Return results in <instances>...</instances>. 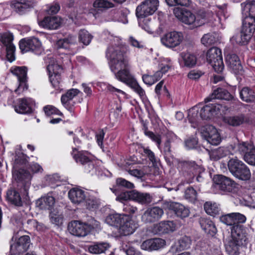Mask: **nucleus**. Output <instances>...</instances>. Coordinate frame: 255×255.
Listing matches in <instances>:
<instances>
[{
	"instance_id": "f257e3e1",
	"label": "nucleus",
	"mask_w": 255,
	"mask_h": 255,
	"mask_svg": "<svg viewBox=\"0 0 255 255\" xmlns=\"http://www.w3.org/2000/svg\"><path fill=\"white\" fill-rule=\"evenodd\" d=\"M127 51V47L122 45L111 44L108 46L106 54L110 60V69L116 79L129 86L140 98H144V90L130 73L129 59L126 55Z\"/></svg>"
},
{
	"instance_id": "f03ea898",
	"label": "nucleus",
	"mask_w": 255,
	"mask_h": 255,
	"mask_svg": "<svg viewBox=\"0 0 255 255\" xmlns=\"http://www.w3.org/2000/svg\"><path fill=\"white\" fill-rule=\"evenodd\" d=\"M248 239L245 227L239 225L232 227L231 235L224 242L226 252L229 255H239L241 248L246 244Z\"/></svg>"
},
{
	"instance_id": "7ed1b4c3",
	"label": "nucleus",
	"mask_w": 255,
	"mask_h": 255,
	"mask_svg": "<svg viewBox=\"0 0 255 255\" xmlns=\"http://www.w3.org/2000/svg\"><path fill=\"white\" fill-rule=\"evenodd\" d=\"M144 134L156 143L159 148L161 149V152L165 157H173V152L176 147V136L174 134H168L162 147H160L161 138L159 135L155 134L153 132L148 130L147 128L144 127Z\"/></svg>"
},
{
	"instance_id": "20e7f679",
	"label": "nucleus",
	"mask_w": 255,
	"mask_h": 255,
	"mask_svg": "<svg viewBox=\"0 0 255 255\" xmlns=\"http://www.w3.org/2000/svg\"><path fill=\"white\" fill-rule=\"evenodd\" d=\"M228 167L231 174L236 178L247 181L251 177L249 168L242 161L237 158H232L228 162Z\"/></svg>"
},
{
	"instance_id": "39448f33",
	"label": "nucleus",
	"mask_w": 255,
	"mask_h": 255,
	"mask_svg": "<svg viewBox=\"0 0 255 255\" xmlns=\"http://www.w3.org/2000/svg\"><path fill=\"white\" fill-rule=\"evenodd\" d=\"M249 19L243 20L241 31L232 36L230 40L233 44L246 45L248 43L255 31L254 25H250Z\"/></svg>"
},
{
	"instance_id": "423d86ee",
	"label": "nucleus",
	"mask_w": 255,
	"mask_h": 255,
	"mask_svg": "<svg viewBox=\"0 0 255 255\" xmlns=\"http://www.w3.org/2000/svg\"><path fill=\"white\" fill-rule=\"evenodd\" d=\"M174 13L180 20L185 24L190 25L192 29L204 24V22H200L198 16L196 17L190 11L186 8H174Z\"/></svg>"
},
{
	"instance_id": "0eeeda50",
	"label": "nucleus",
	"mask_w": 255,
	"mask_h": 255,
	"mask_svg": "<svg viewBox=\"0 0 255 255\" xmlns=\"http://www.w3.org/2000/svg\"><path fill=\"white\" fill-rule=\"evenodd\" d=\"M207 60L218 73H221L224 69L221 50L217 47L211 48L207 53Z\"/></svg>"
},
{
	"instance_id": "6e6552de",
	"label": "nucleus",
	"mask_w": 255,
	"mask_h": 255,
	"mask_svg": "<svg viewBox=\"0 0 255 255\" xmlns=\"http://www.w3.org/2000/svg\"><path fill=\"white\" fill-rule=\"evenodd\" d=\"M158 0H145L136 8V15L138 18H143L153 14L157 9Z\"/></svg>"
},
{
	"instance_id": "1a4fd4ad",
	"label": "nucleus",
	"mask_w": 255,
	"mask_h": 255,
	"mask_svg": "<svg viewBox=\"0 0 255 255\" xmlns=\"http://www.w3.org/2000/svg\"><path fill=\"white\" fill-rule=\"evenodd\" d=\"M19 45L22 52L31 51L38 55L43 51L41 42L35 37L21 39Z\"/></svg>"
},
{
	"instance_id": "9d476101",
	"label": "nucleus",
	"mask_w": 255,
	"mask_h": 255,
	"mask_svg": "<svg viewBox=\"0 0 255 255\" xmlns=\"http://www.w3.org/2000/svg\"><path fill=\"white\" fill-rule=\"evenodd\" d=\"M201 136L212 145H216L221 142V138L217 129L212 125H206L200 128Z\"/></svg>"
},
{
	"instance_id": "9b49d317",
	"label": "nucleus",
	"mask_w": 255,
	"mask_h": 255,
	"mask_svg": "<svg viewBox=\"0 0 255 255\" xmlns=\"http://www.w3.org/2000/svg\"><path fill=\"white\" fill-rule=\"evenodd\" d=\"M178 168L189 174L190 177H193L197 174H202L204 171V168L201 165L193 161H179Z\"/></svg>"
},
{
	"instance_id": "f8f14e48",
	"label": "nucleus",
	"mask_w": 255,
	"mask_h": 255,
	"mask_svg": "<svg viewBox=\"0 0 255 255\" xmlns=\"http://www.w3.org/2000/svg\"><path fill=\"white\" fill-rule=\"evenodd\" d=\"M183 40V34L175 31L166 33L161 38V43L169 48H174L178 46Z\"/></svg>"
},
{
	"instance_id": "ddd939ff",
	"label": "nucleus",
	"mask_w": 255,
	"mask_h": 255,
	"mask_svg": "<svg viewBox=\"0 0 255 255\" xmlns=\"http://www.w3.org/2000/svg\"><path fill=\"white\" fill-rule=\"evenodd\" d=\"M164 214L162 208L154 206L148 208L141 216V220L144 223L155 222L160 219Z\"/></svg>"
},
{
	"instance_id": "4468645a",
	"label": "nucleus",
	"mask_w": 255,
	"mask_h": 255,
	"mask_svg": "<svg viewBox=\"0 0 255 255\" xmlns=\"http://www.w3.org/2000/svg\"><path fill=\"white\" fill-rule=\"evenodd\" d=\"M163 205L165 209L173 211L177 217L181 219L188 217L190 214L189 209L179 203L165 201Z\"/></svg>"
},
{
	"instance_id": "2eb2a0df",
	"label": "nucleus",
	"mask_w": 255,
	"mask_h": 255,
	"mask_svg": "<svg viewBox=\"0 0 255 255\" xmlns=\"http://www.w3.org/2000/svg\"><path fill=\"white\" fill-rule=\"evenodd\" d=\"M11 72L18 78L19 82L18 88L15 90L16 93L22 92L25 89H27V86L26 84L27 78V68L25 66L14 67L10 69Z\"/></svg>"
},
{
	"instance_id": "dca6fc26",
	"label": "nucleus",
	"mask_w": 255,
	"mask_h": 255,
	"mask_svg": "<svg viewBox=\"0 0 255 255\" xmlns=\"http://www.w3.org/2000/svg\"><path fill=\"white\" fill-rule=\"evenodd\" d=\"M176 225L172 221H163L154 224L152 228V232L159 235L169 234L174 232Z\"/></svg>"
},
{
	"instance_id": "f3484780",
	"label": "nucleus",
	"mask_w": 255,
	"mask_h": 255,
	"mask_svg": "<svg viewBox=\"0 0 255 255\" xmlns=\"http://www.w3.org/2000/svg\"><path fill=\"white\" fill-rule=\"evenodd\" d=\"M68 229L72 235L79 237L86 236L90 230L87 224L78 221L70 222L68 225Z\"/></svg>"
},
{
	"instance_id": "a211bd4d",
	"label": "nucleus",
	"mask_w": 255,
	"mask_h": 255,
	"mask_svg": "<svg viewBox=\"0 0 255 255\" xmlns=\"http://www.w3.org/2000/svg\"><path fill=\"white\" fill-rule=\"evenodd\" d=\"M213 182L217 188L224 191L231 192L235 187V182L234 180L223 175H214Z\"/></svg>"
},
{
	"instance_id": "6ab92c4d",
	"label": "nucleus",
	"mask_w": 255,
	"mask_h": 255,
	"mask_svg": "<svg viewBox=\"0 0 255 255\" xmlns=\"http://www.w3.org/2000/svg\"><path fill=\"white\" fill-rule=\"evenodd\" d=\"M77 150L76 148H73L72 154L73 158L77 163L87 166V170L90 171L91 169H93L94 167L93 162L90 157V153L87 151L83 150L78 151L77 153H74V151Z\"/></svg>"
},
{
	"instance_id": "aec40b11",
	"label": "nucleus",
	"mask_w": 255,
	"mask_h": 255,
	"mask_svg": "<svg viewBox=\"0 0 255 255\" xmlns=\"http://www.w3.org/2000/svg\"><path fill=\"white\" fill-rule=\"evenodd\" d=\"M32 174L29 171L23 169H16L14 168L12 170V178L18 183H21L26 190L30 184Z\"/></svg>"
},
{
	"instance_id": "412c9836",
	"label": "nucleus",
	"mask_w": 255,
	"mask_h": 255,
	"mask_svg": "<svg viewBox=\"0 0 255 255\" xmlns=\"http://www.w3.org/2000/svg\"><path fill=\"white\" fill-rule=\"evenodd\" d=\"M30 245V238L28 236L20 237L16 242L10 246V252L13 254H20L26 251Z\"/></svg>"
},
{
	"instance_id": "4be33fe9",
	"label": "nucleus",
	"mask_w": 255,
	"mask_h": 255,
	"mask_svg": "<svg viewBox=\"0 0 255 255\" xmlns=\"http://www.w3.org/2000/svg\"><path fill=\"white\" fill-rule=\"evenodd\" d=\"M226 63L228 67L235 74L242 75L243 67L238 56L235 54H229L226 56Z\"/></svg>"
},
{
	"instance_id": "5701e85b",
	"label": "nucleus",
	"mask_w": 255,
	"mask_h": 255,
	"mask_svg": "<svg viewBox=\"0 0 255 255\" xmlns=\"http://www.w3.org/2000/svg\"><path fill=\"white\" fill-rule=\"evenodd\" d=\"M242 10L246 15L244 20L249 19L250 25H254L255 28V0H248L242 3Z\"/></svg>"
},
{
	"instance_id": "b1692460",
	"label": "nucleus",
	"mask_w": 255,
	"mask_h": 255,
	"mask_svg": "<svg viewBox=\"0 0 255 255\" xmlns=\"http://www.w3.org/2000/svg\"><path fill=\"white\" fill-rule=\"evenodd\" d=\"M137 228V225L128 216H126L119 227V232L122 235L128 236L132 234Z\"/></svg>"
},
{
	"instance_id": "393cba45",
	"label": "nucleus",
	"mask_w": 255,
	"mask_h": 255,
	"mask_svg": "<svg viewBox=\"0 0 255 255\" xmlns=\"http://www.w3.org/2000/svg\"><path fill=\"white\" fill-rule=\"evenodd\" d=\"M165 243V240L161 238L150 239L144 241L141 248L144 250H158L163 248Z\"/></svg>"
},
{
	"instance_id": "a878e982",
	"label": "nucleus",
	"mask_w": 255,
	"mask_h": 255,
	"mask_svg": "<svg viewBox=\"0 0 255 255\" xmlns=\"http://www.w3.org/2000/svg\"><path fill=\"white\" fill-rule=\"evenodd\" d=\"M220 105L210 104L203 107L200 112V117L203 120H208L217 115L220 110Z\"/></svg>"
},
{
	"instance_id": "bb28decb",
	"label": "nucleus",
	"mask_w": 255,
	"mask_h": 255,
	"mask_svg": "<svg viewBox=\"0 0 255 255\" xmlns=\"http://www.w3.org/2000/svg\"><path fill=\"white\" fill-rule=\"evenodd\" d=\"M131 200L141 205L150 204L152 200V197L148 193H142L136 190H132Z\"/></svg>"
},
{
	"instance_id": "cd10ccee",
	"label": "nucleus",
	"mask_w": 255,
	"mask_h": 255,
	"mask_svg": "<svg viewBox=\"0 0 255 255\" xmlns=\"http://www.w3.org/2000/svg\"><path fill=\"white\" fill-rule=\"evenodd\" d=\"M40 26L49 29H56L61 24V20L57 16H47L39 22Z\"/></svg>"
},
{
	"instance_id": "c85d7f7f",
	"label": "nucleus",
	"mask_w": 255,
	"mask_h": 255,
	"mask_svg": "<svg viewBox=\"0 0 255 255\" xmlns=\"http://www.w3.org/2000/svg\"><path fill=\"white\" fill-rule=\"evenodd\" d=\"M233 98V97L227 90L223 88H218L215 90L211 96L206 98L205 101L208 102L213 99H223L230 101Z\"/></svg>"
},
{
	"instance_id": "c756f323",
	"label": "nucleus",
	"mask_w": 255,
	"mask_h": 255,
	"mask_svg": "<svg viewBox=\"0 0 255 255\" xmlns=\"http://www.w3.org/2000/svg\"><path fill=\"white\" fill-rule=\"evenodd\" d=\"M70 200L74 204H79L83 202L86 199L84 191L80 189L73 188L68 193Z\"/></svg>"
},
{
	"instance_id": "7c9ffc66",
	"label": "nucleus",
	"mask_w": 255,
	"mask_h": 255,
	"mask_svg": "<svg viewBox=\"0 0 255 255\" xmlns=\"http://www.w3.org/2000/svg\"><path fill=\"white\" fill-rule=\"evenodd\" d=\"M239 94L243 102L247 103L255 102V92L253 89L249 87H243L240 90Z\"/></svg>"
},
{
	"instance_id": "2f4dec72",
	"label": "nucleus",
	"mask_w": 255,
	"mask_h": 255,
	"mask_svg": "<svg viewBox=\"0 0 255 255\" xmlns=\"http://www.w3.org/2000/svg\"><path fill=\"white\" fill-rule=\"evenodd\" d=\"M110 248V245L107 243H95L88 246V251L93 254H106Z\"/></svg>"
},
{
	"instance_id": "473e14b6",
	"label": "nucleus",
	"mask_w": 255,
	"mask_h": 255,
	"mask_svg": "<svg viewBox=\"0 0 255 255\" xmlns=\"http://www.w3.org/2000/svg\"><path fill=\"white\" fill-rule=\"evenodd\" d=\"M6 199L11 204L16 206H22V202L19 193L15 189L10 188L6 193Z\"/></svg>"
},
{
	"instance_id": "72a5a7b5",
	"label": "nucleus",
	"mask_w": 255,
	"mask_h": 255,
	"mask_svg": "<svg viewBox=\"0 0 255 255\" xmlns=\"http://www.w3.org/2000/svg\"><path fill=\"white\" fill-rule=\"evenodd\" d=\"M55 202L54 198L47 195L39 199L37 202V204L41 209L50 210L54 206Z\"/></svg>"
},
{
	"instance_id": "f704fd0d",
	"label": "nucleus",
	"mask_w": 255,
	"mask_h": 255,
	"mask_svg": "<svg viewBox=\"0 0 255 255\" xmlns=\"http://www.w3.org/2000/svg\"><path fill=\"white\" fill-rule=\"evenodd\" d=\"M15 111L19 114L30 113L32 111L31 108L27 102L26 99H19L17 105L14 106Z\"/></svg>"
},
{
	"instance_id": "c9c22d12",
	"label": "nucleus",
	"mask_w": 255,
	"mask_h": 255,
	"mask_svg": "<svg viewBox=\"0 0 255 255\" xmlns=\"http://www.w3.org/2000/svg\"><path fill=\"white\" fill-rule=\"evenodd\" d=\"M245 120V116L243 115L227 116L223 118V121L225 123L233 127L239 126L244 123Z\"/></svg>"
},
{
	"instance_id": "e433bc0d",
	"label": "nucleus",
	"mask_w": 255,
	"mask_h": 255,
	"mask_svg": "<svg viewBox=\"0 0 255 255\" xmlns=\"http://www.w3.org/2000/svg\"><path fill=\"white\" fill-rule=\"evenodd\" d=\"M201 41L203 45L208 47L218 42V35L215 32L208 33L203 36Z\"/></svg>"
},
{
	"instance_id": "4c0bfd02",
	"label": "nucleus",
	"mask_w": 255,
	"mask_h": 255,
	"mask_svg": "<svg viewBox=\"0 0 255 255\" xmlns=\"http://www.w3.org/2000/svg\"><path fill=\"white\" fill-rule=\"evenodd\" d=\"M180 57L183 61L184 66L186 67H192L196 64L197 58L193 54L182 52L180 54Z\"/></svg>"
},
{
	"instance_id": "58836bf2",
	"label": "nucleus",
	"mask_w": 255,
	"mask_h": 255,
	"mask_svg": "<svg viewBox=\"0 0 255 255\" xmlns=\"http://www.w3.org/2000/svg\"><path fill=\"white\" fill-rule=\"evenodd\" d=\"M200 225L205 233L213 236L216 234L217 229L214 223L209 220L201 219L200 221Z\"/></svg>"
},
{
	"instance_id": "ea45409f",
	"label": "nucleus",
	"mask_w": 255,
	"mask_h": 255,
	"mask_svg": "<svg viewBox=\"0 0 255 255\" xmlns=\"http://www.w3.org/2000/svg\"><path fill=\"white\" fill-rule=\"evenodd\" d=\"M125 217H126V215H125L119 214H111L107 217L106 221L111 226L119 227Z\"/></svg>"
},
{
	"instance_id": "a19ab883",
	"label": "nucleus",
	"mask_w": 255,
	"mask_h": 255,
	"mask_svg": "<svg viewBox=\"0 0 255 255\" xmlns=\"http://www.w3.org/2000/svg\"><path fill=\"white\" fill-rule=\"evenodd\" d=\"M32 6V3L30 1L25 0H21L20 1H17L14 3L15 10L20 14L25 12L27 9Z\"/></svg>"
},
{
	"instance_id": "79ce46f5",
	"label": "nucleus",
	"mask_w": 255,
	"mask_h": 255,
	"mask_svg": "<svg viewBox=\"0 0 255 255\" xmlns=\"http://www.w3.org/2000/svg\"><path fill=\"white\" fill-rule=\"evenodd\" d=\"M76 43V38L73 36H69L66 38L60 39L57 42V45L59 48L68 49L70 46Z\"/></svg>"
},
{
	"instance_id": "37998d69",
	"label": "nucleus",
	"mask_w": 255,
	"mask_h": 255,
	"mask_svg": "<svg viewBox=\"0 0 255 255\" xmlns=\"http://www.w3.org/2000/svg\"><path fill=\"white\" fill-rule=\"evenodd\" d=\"M226 155V150L224 147H220L212 150L209 152L210 157L211 159L217 161Z\"/></svg>"
},
{
	"instance_id": "c03bdc74",
	"label": "nucleus",
	"mask_w": 255,
	"mask_h": 255,
	"mask_svg": "<svg viewBox=\"0 0 255 255\" xmlns=\"http://www.w3.org/2000/svg\"><path fill=\"white\" fill-rule=\"evenodd\" d=\"M49 74L60 75L62 68L54 60H51L47 67Z\"/></svg>"
},
{
	"instance_id": "a18cd8bd",
	"label": "nucleus",
	"mask_w": 255,
	"mask_h": 255,
	"mask_svg": "<svg viewBox=\"0 0 255 255\" xmlns=\"http://www.w3.org/2000/svg\"><path fill=\"white\" fill-rule=\"evenodd\" d=\"M50 221L56 225H61L62 224L63 216L59 211L54 210L50 212L49 215Z\"/></svg>"
},
{
	"instance_id": "49530a36",
	"label": "nucleus",
	"mask_w": 255,
	"mask_h": 255,
	"mask_svg": "<svg viewBox=\"0 0 255 255\" xmlns=\"http://www.w3.org/2000/svg\"><path fill=\"white\" fill-rule=\"evenodd\" d=\"M204 207L206 212L212 216L218 214L220 211L216 203L207 202L204 204Z\"/></svg>"
},
{
	"instance_id": "de8ad7c7",
	"label": "nucleus",
	"mask_w": 255,
	"mask_h": 255,
	"mask_svg": "<svg viewBox=\"0 0 255 255\" xmlns=\"http://www.w3.org/2000/svg\"><path fill=\"white\" fill-rule=\"evenodd\" d=\"M191 242V240L189 237H182L178 241V247L177 249L179 251L187 250L190 247Z\"/></svg>"
},
{
	"instance_id": "09e8293b",
	"label": "nucleus",
	"mask_w": 255,
	"mask_h": 255,
	"mask_svg": "<svg viewBox=\"0 0 255 255\" xmlns=\"http://www.w3.org/2000/svg\"><path fill=\"white\" fill-rule=\"evenodd\" d=\"M93 36L85 30H81L79 33V40L85 45H88L91 42Z\"/></svg>"
},
{
	"instance_id": "8fccbe9b",
	"label": "nucleus",
	"mask_w": 255,
	"mask_h": 255,
	"mask_svg": "<svg viewBox=\"0 0 255 255\" xmlns=\"http://www.w3.org/2000/svg\"><path fill=\"white\" fill-rule=\"evenodd\" d=\"M80 93V91L77 89H71L68 90L66 93L63 95L61 98V102H70Z\"/></svg>"
},
{
	"instance_id": "3c124183",
	"label": "nucleus",
	"mask_w": 255,
	"mask_h": 255,
	"mask_svg": "<svg viewBox=\"0 0 255 255\" xmlns=\"http://www.w3.org/2000/svg\"><path fill=\"white\" fill-rule=\"evenodd\" d=\"M254 146L252 144L247 142H242L239 143L237 145V150L238 151L244 156L247 153H249V151L252 150Z\"/></svg>"
},
{
	"instance_id": "603ef678",
	"label": "nucleus",
	"mask_w": 255,
	"mask_h": 255,
	"mask_svg": "<svg viewBox=\"0 0 255 255\" xmlns=\"http://www.w3.org/2000/svg\"><path fill=\"white\" fill-rule=\"evenodd\" d=\"M13 39V35L10 33L5 32L0 35V40L6 47L13 45L12 43Z\"/></svg>"
},
{
	"instance_id": "864d4df0",
	"label": "nucleus",
	"mask_w": 255,
	"mask_h": 255,
	"mask_svg": "<svg viewBox=\"0 0 255 255\" xmlns=\"http://www.w3.org/2000/svg\"><path fill=\"white\" fill-rule=\"evenodd\" d=\"M198 16L200 19V22H203L204 23L206 21H211L214 19V14L210 10L200 11Z\"/></svg>"
},
{
	"instance_id": "5fc2aeb1",
	"label": "nucleus",
	"mask_w": 255,
	"mask_h": 255,
	"mask_svg": "<svg viewBox=\"0 0 255 255\" xmlns=\"http://www.w3.org/2000/svg\"><path fill=\"white\" fill-rule=\"evenodd\" d=\"M197 193L192 187L187 188L185 191L184 197L186 199L193 202L197 199Z\"/></svg>"
},
{
	"instance_id": "6e6d98bb",
	"label": "nucleus",
	"mask_w": 255,
	"mask_h": 255,
	"mask_svg": "<svg viewBox=\"0 0 255 255\" xmlns=\"http://www.w3.org/2000/svg\"><path fill=\"white\" fill-rule=\"evenodd\" d=\"M234 226L236 225H239L240 226H243L240 224H243L246 222L247 218L246 216L240 213H232Z\"/></svg>"
},
{
	"instance_id": "4d7b16f0",
	"label": "nucleus",
	"mask_w": 255,
	"mask_h": 255,
	"mask_svg": "<svg viewBox=\"0 0 255 255\" xmlns=\"http://www.w3.org/2000/svg\"><path fill=\"white\" fill-rule=\"evenodd\" d=\"M199 111L197 108L194 107L190 109L188 111V119L191 123H196L200 117V114H198Z\"/></svg>"
},
{
	"instance_id": "13d9d810",
	"label": "nucleus",
	"mask_w": 255,
	"mask_h": 255,
	"mask_svg": "<svg viewBox=\"0 0 255 255\" xmlns=\"http://www.w3.org/2000/svg\"><path fill=\"white\" fill-rule=\"evenodd\" d=\"M93 6L95 8L107 9L113 7L114 4L112 2L106 0H96L93 3Z\"/></svg>"
},
{
	"instance_id": "bf43d9fd",
	"label": "nucleus",
	"mask_w": 255,
	"mask_h": 255,
	"mask_svg": "<svg viewBox=\"0 0 255 255\" xmlns=\"http://www.w3.org/2000/svg\"><path fill=\"white\" fill-rule=\"evenodd\" d=\"M43 111L47 116L53 115L62 116V113L57 108L53 106L47 105L43 108Z\"/></svg>"
},
{
	"instance_id": "052dcab7",
	"label": "nucleus",
	"mask_w": 255,
	"mask_h": 255,
	"mask_svg": "<svg viewBox=\"0 0 255 255\" xmlns=\"http://www.w3.org/2000/svg\"><path fill=\"white\" fill-rule=\"evenodd\" d=\"M244 160L249 164L253 165L255 164V147L249 151V153L244 156Z\"/></svg>"
},
{
	"instance_id": "680f3d73",
	"label": "nucleus",
	"mask_w": 255,
	"mask_h": 255,
	"mask_svg": "<svg viewBox=\"0 0 255 255\" xmlns=\"http://www.w3.org/2000/svg\"><path fill=\"white\" fill-rule=\"evenodd\" d=\"M139 26L144 30L148 33L153 32V29L152 26V23L149 18L144 19L142 22H139Z\"/></svg>"
},
{
	"instance_id": "e2e57ef3",
	"label": "nucleus",
	"mask_w": 255,
	"mask_h": 255,
	"mask_svg": "<svg viewBox=\"0 0 255 255\" xmlns=\"http://www.w3.org/2000/svg\"><path fill=\"white\" fill-rule=\"evenodd\" d=\"M166 3L170 6L177 5L181 6H188L190 4V0H165Z\"/></svg>"
},
{
	"instance_id": "0e129e2a",
	"label": "nucleus",
	"mask_w": 255,
	"mask_h": 255,
	"mask_svg": "<svg viewBox=\"0 0 255 255\" xmlns=\"http://www.w3.org/2000/svg\"><path fill=\"white\" fill-rule=\"evenodd\" d=\"M50 81L54 88L56 89L60 88L61 82L60 75L49 74Z\"/></svg>"
},
{
	"instance_id": "69168bd1",
	"label": "nucleus",
	"mask_w": 255,
	"mask_h": 255,
	"mask_svg": "<svg viewBox=\"0 0 255 255\" xmlns=\"http://www.w3.org/2000/svg\"><path fill=\"white\" fill-rule=\"evenodd\" d=\"M220 220L222 223L228 226H234L232 213L221 216Z\"/></svg>"
},
{
	"instance_id": "338daca9",
	"label": "nucleus",
	"mask_w": 255,
	"mask_h": 255,
	"mask_svg": "<svg viewBox=\"0 0 255 255\" xmlns=\"http://www.w3.org/2000/svg\"><path fill=\"white\" fill-rule=\"evenodd\" d=\"M116 183L118 186L128 189H132L134 187L133 183L122 178H118L116 180Z\"/></svg>"
},
{
	"instance_id": "774afa93",
	"label": "nucleus",
	"mask_w": 255,
	"mask_h": 255,
	"mask_svg": "<svg viewBox=\"0 0 255 255\" xmlns=\"http://www.w3.org/2000/svg\"><path fill=\"white\" fill-rule=\"evenodd\" d=\"M6 58L10 62L15 60V47L14 45H11L7 47H6Z\"/></svg>"
}]
</instances>
